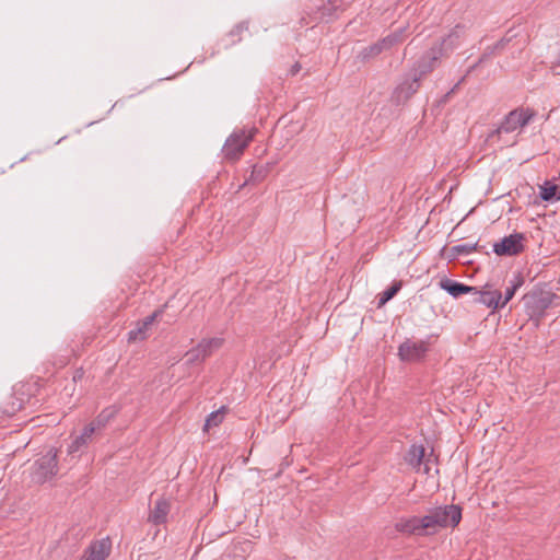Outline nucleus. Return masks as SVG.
I'll return each mask as SVG.
<instances>
[{
  "instance_id": "2eb2a0df",
  "label": "nucleus",
  "mask_w": 560,
  "mask_h": 560,
  "mask_svg": "<svg viewBox=\"0 0 560 560\" xmlns=\"http://www.w3.org/2000/svg\"><path fill=\"white\" fill-rule=\"evenodd\" d=\"M162 314V311H155L151 315L147 316L142 322H139L137 328L128 332L129 341L143 340L147 337V331L153 322Z\"/></svg>"
},
{
  "instance_id": "7ed1b4c3",
  "label": "nucleus",
  "mask_w": 560,
  "mask_h": 560,
  "mask_svg": "<svg viewBox=\"0 0 560 560\" xmlns=\"http://www.w3.org/2000/svg\"><path fill=\"white\" fill-rule=\"evenodd\" d=\"M466 36V28L463 25H456L448 35L442 39L441 43H439L435 46H432L423 57H427V60L430 63H434V67H436L438 61L443 57L446 52L452 51L453 49L457 48L463 39Z\"/></svg>"
},
{
  "instance_id": "393cba45",
  "label": "nucleus",
  "mask_w": 560,
  "mask_h": 560,
  "mask_svg": "<svg viewBox=\"0 0 560 560\" xmlns=\"http://www.w3.org/2000/svg\"><path fill=\"white\" fill-rule=\"evenodd\" d=\"M401 281H397V282H394L392 287H389L388 289H386L385 291H383L381 294H380V300H378V304L380 306L381 305H384L385 303H387L390 299H393L397 292L401 289Z\"/></svg>"
},
{
  "instance_id": "4be33fe9",
  "label": "nucleus",
  "mask_w": 560,
  "mask_h": 560,
  "mask_svg": "<svg viewBox=\"0 0 560 560\" xmlns=\"http://www.w3.org/2000/svg\"><path fill=\"white\" fill-rule=\"evenodd\" d=\"M523 278L521 276H515L514 279L511 281V285L506 288L504 292V296L501 295L500 300V307H504L505 304L512 300L514 296L516 290L522 287L523 284Z\"/></svg>"
},
{
  "instance_id": "b1692460",
  "label": "nucleus",
  "mask_w": 560,
  "mask_h": 560,
  "mask_svg": "<svg viewBox=\"0 0 560 560\" xmlns=\"http://www.w3.org/2000/svg\"><path fill=\"white\" fill-rule=\"evenodd\" d=\"M422 527H424L425 535L434 534L438 532L439 528H442L432 511V509L429 511V513L424 516H422Z\"/></svg>"
},
{
  "instance_id": "c85d7f7f",
  "label": "nucleus",
  "mask_w": 560,
  "mask_h": 560,
  "mask_svg": "<svg viewBox=\"0 0 560 560\" xmlns=\"http://www.w3.org/2000/svg\"><path fill=\"white\" fill-rule=\"evenodd\" d=\"M243 28L242 25L236 26V32H240Z\"/></svg>"
},
{
  "instance_id": "f8f14e48",
  "label": "nucleus",
  "mask_w": 560,
  "mask_h": 560,
  "mask_svg": "<svg viewBox=\"0 0 560 560\" xmlns=\"http://www.w3.org/2000/svg\"><path fill=\"white\" fill-rule=\"evenodd\" d=\"M95 432L94 422L89 423L82 431V433L75 436L72 442L68 445L67 453L69 456H73L75 453L84 448L92 440Z\"/></svg>"
},
{
  "instance_id": "f03ea898",
  "label": "nucleus",
  "mask_w": 560,
  "mask_h": 560,
  "mask_svg": "<svg viewBox=\"0 0 560 560\" xmlns=\"http://www.w3.org/2000/svg\"><path fill=\"white\" fill-rule=\"evenodd\" d=\"M434 63H430L427 57H422L416 66L415 74L411 78L404 79L393 92V101L396 104L407 102L420 88V80L423 75L434 69Z\"/></svg>"
},
{
  "instance_id": "f257e3e1",
  "label": "nucleus",
  "mask_w": 560,
  "mask_h": 560,
  "mask_svg": "<svg viewBox=\"0 0 560 560\" xmlns=\"http://www.w3.org/2000/svg\"><path fill=\"white\" fill-rule=\"evenodd\" d=\"M534 116L535 112L530 108H515L504 116L501 124L489 133L488 139L491 141H500L502 140V136L506 135L511 136V143L514 144L516 137L522 132L523 128L529 124Z\"/></svg>"
},
{
  "instance_id": "4468645a",
  "label": "nucleus",
  "mask_w": 560,
  "mask_h": 560,
  "mask_svg": "<svg viewBox=\"0 0 560 560\" xmlns=\"http://www.w3.org/2000/svg\"><path fill=\"white\" fill-rule=\"evenodd\" d=\"M170 511L171 502L167 499L161 498L156 500L154 508L151 510L148 522L153 525H162L166 523Z\"/></svg>"
},
{
  "instance_id": "a211bd4d",
  "label": "nucleus",
  "mask_w": 560,
  "mask_h": 560,
  "mask_svg": "<svg viewBox=\"0 0 560 560\" xmlns=\"http://www.w3.org/2000/svg\"><path fill=\"white\" fill-rule=\"evenodd\" d=\"M425 455V450L421 444H412L408 450L405 460L416 470H420Z\"/></svg>"
},
{
  "instance_id": "f3484780",
  "label": "nucleus",
  "mask_w": 560,
  "mask_h": 560,
  "mask_svg": "<svg viewBox=\"0 0 560 560\" xmlns=\"http://www.w3.org/2000/svg\"><path fill=\"white\" fill-rule=\"evenodd\" d=\"M440 288L446 291L454 299L459 298L463 294L471 293L476 291V287L466 285L464 283L451 280V279H442L440 281Z\"/></svg>"
},
{
  "instance_id": "a878e982",
  "label": "nucleus",
  "mask_w": 560,
  "mask_h": 560,
  "mask_svg": "<svg viewBox=\"0 0 560 560\" xmlns=\"http://www.w3.org/2000/svg\"><path fill=\"white\" fill-rule=\"evenodd\" d=\"M116 415L115 408H106L104 409L93 421L96 429H101L106 425V423Z\"/></svg>"
},
{
  "instance_id": "bb28decb",
  "label": "nucleus",
  "mask_w": 560,
  "mask_h": 560,
  "mask_svg": "<svg viewBox=\"0 0 560 560\" xmlns=\"http://www.w3.org/2000/svg\"><path fill=\"white\" fill-rule=\"evenodd\" d=\"M477 244H460L453 247L457 255H469L476 250Z\"/></svg>"
},
{
  "instance_id": "9b49d317",
  "label": "nucleus",
  "mask_w": 560,
  "mask_h": 560,
  "mask_svg": "<svg viewBox=\"0 0 560 560\" xmlns=\"http://www.w3.org/2000/svg\"><path fill=\"white\" fill-rule=\"evenodd\" d=\"M110 549L112 542L108 537L95 540L85 549L82 560H105Z\"/></svg>"
},
{
  "instance_id": "cd10ccee",
  "label": "nucleus",
  "mask_w": 560,
  "mask_h": 560,
  "mask_svg": "<svg viewBox=\"0 0 560 560\" xmlns=\"http://www.w3.org/2000/svg\"><path fill=\"white\" fill-rule=\"evenodd\" d=\"M429 470H430V468L428 467V463H425V465H424V472L428 474Z\"/></svg>"
},
{
  "instance_id": "423d86ee",
  "label": "nucleus",
  "mask_w": 560,
  "mask_h": 560,
  "mask_svg": "<svg viewBox=\"0 0 560 560\" xmlns=\"http://www.w3.org/2000/svg\"><path fill=\"white\" fill-rule=\"evenodd\" d=\"M223 339L213 337L209 339H202L195 348L190 349L186 353L188 364H199L210 357L214 351L221 348Z\"/></svg>"
},
{
  "instance_id": "dca6fc26",
  "label": "nucleus",
  "mask_w": 560,
  "mask_h": 560,
  "mask_svg": "<svg viewBox=\"0 0 560 560\" xmlns=\"http://www.w3.org/2000/svg\"><path fill=\"white\" fill-rule=\"evenodd\" d=\"M422 516H411L402 518L396 524L397 530L412 535H425L424 527H422Z\"/></svg>"
},
{
  "instance_id": "6e6552de",
  "label": "nucleus",
  "mask_w": 560,
  "mask_h": 560,
  "mask_svg": "<svg viewBox=\"0 0 560 560\" xmlns=\"http://www.w3.org/2000/svg\"><path fill=\"white\" fill-rule=\"evenodd\" d=\"M555 294L546 291H538L526 298V308L533 317H540L545 311L552 304Z\"/></svg>"
},
{
  "instance_id": "aec40b11",
  "label": "nucleus",
  "mask_w": 560,
  "mask_h": 560,
  "mask_svg": "<svg viewBox=\"0 0 560 560\" xmlns=\"http://www.w3.org/2000/svg\"><path fill=\"white\" fill-rule=\"evenodd\" d=\"M405 32L406 27H400L397 31L393 32L392 34L387 35L383 39L378 40L383 50H388L393 46L397 45L398 43L402 42L405 38Z\"/></svg>"
},
{
  "instance_id": "6ab92c4d",
  "label": "nucleus",
  "mask_w": 560,
  "mask_h": 560,
  "mask_svg": "<svg viewBox=\"0 0 560 560\" xmlns=\"http://www.w3.org/2000/svg\"><path fill=\"white\" fill-rule=\"evenodd\" d=\"M539 196L544 201L553 202L560 200V183L553 184L546 180L539 187Z\"/></svg>"
},
{
  "instance_id": "39448f33",
  "label": "nucleus",
  "mask_w": 560,
  "mask_h": 560,
  "mask_svg": "<svg viewBox=\"0 0 560 560\" xmlns=\"http://www.w3.org/2000/svg\"><path fill=\"white\" fill-rule=\"evenodd\" d=\"M257 129H240L235 130L225 141L223 147V154L226 159L237 160L242 154L245 148L253 140Z\"/></svg>"
},
{
  "instance_id": "9d476101",
  "label": "nucleus",
  "mask_w": 560,
  "mask_h": 560,
  "mask_svg": "<svg viewBox=\"0 0 560 560\" xmlns=\"http://www.w3.org/2000/svg\"><path fill=\"white\" fill-rule=\"evenodd\" d=\"M432 511L442 528L455 527L462 520V509L458 505L438 506Z\"/></svg>"
},
{
  "instance_id": "1a4fd4ad",
  "label": "nucleus",
  "mask_w": 560,
  "mask_h": 560,
  "mask_svg": "<svg viewBox=\"0 0 560 560\" xmlns=\"http://www.w3.org/2000/svg\"><path fill=\"white\" fill-rule=\"evenodd\" d=\"M524 236L521 233L510 234L503 237L500 242L494 243L493 252L499 256H514L523 252Z\"/></svg>"
},
{
  "instance_id": "5701e85b",
  "label": "nucleus",
  "mask_w": 560,
  "mask_h": 560,
  "mask_svg": "<svg viewBox=\"0 0 560 560\" xmlns=\"http://www.w3.org/2000/svg\"><path fill=\"white\" fill-rule=\"evenodd\" d=\"M383 48L380 44V42L377 43H374L368 47H364L358 55V58L361 60V61H369L370 59H373L375 58L376 56H378L381 52H383Z\"/></svg>"
},
{
  "instance_id": "20e7f679",
  "label": "nucleus",
  "mask_w": 560,
  "mask_h": 560,
  "mask_svg": "<svg viewBox=\"0 0 560 560\" xmlns=\"http://www.w3.org/2000/svg\"><path fill=\"white\" fill-rule=\"evenodd\" d=\"M57 474L58 452L56 448H50L34 463L31 478L33 482L42 485L51 480Z\"/></svg>"
},
{
  "instance_id": "412c9836",
  "label": "nucleus",
  "mask_w": 560,
  "mask_h": 560,
  "mask_svg": "<svg viewBox=\"0 0 560 560\" xmlns=\"http://www.w3.org/2000/svg\"><path fill=\"white\" fill-rule=\"evenodd\" d=\"M226 411L228 409L224 406L215 411H212L206 419L203 431H209L211 428L218 427L220 423H222Z\"/></svg>"
},
{
  "instance_id": "ddd939ff",
  "label": "nucleus",
  "mask_w": 560,
  "mask_h": 560,
  "mask_svg": "<svg viewBox=\"0 0 560 560\" xmlns=\"http://www.w3.org/2000/svg\"><path fill=\"white\" fill-rule=\"evenodd\" d=\"M474 302L480 303L489 308L497 310L500 307L501 292L499 290H478L471 292Z\"/></svg>"
},
{
  "instance_id": "0eeeda50",
  "label": "nucleus",
  "mask_w": 560,
  "mask_h": 560,
  "mask_svg": "<svg viewBox=\"0 0 560 560\" xmlns=\"http://www.w3.org/2000/svg\"><path fill=\"white\" fill-rule=\"evenodd\" d=\"M431 343V337L424 340L407 339L398 348V355L401 361L416 362L424 358Z\"/></svg>"
}]
</instances>
